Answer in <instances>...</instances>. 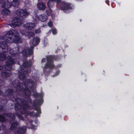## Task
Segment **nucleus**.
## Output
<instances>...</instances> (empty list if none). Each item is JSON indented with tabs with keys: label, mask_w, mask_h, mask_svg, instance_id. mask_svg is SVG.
Segmentation results:
<instances>
[{
	"label": "nucleus",
	"mask_w": 134,
	"mask_h": 134,
	"mask_svg": "<svg viewBox=\"0 0 134 134\" xmlns=\"http://www.w3.org/2000/svg\"><path fill=\"white\" fill-rule=\"evenodd\" d=\"M54 57L52 56H49L47 57V63L46 65L44 67L46 68H49L50 69H53L54 67L53 65L52 61Z\"/></svg>",
	"instance_id": "39448f33"
},
{
	"label": "nucleus",
	"mask_w": 134,
	"mask_h": 134,
	"mask_svg": "<svg viewBox=\"0 0 134 134\" xmlns=\"http://www.w3.org/2000/svg\"><path fill=\"white\" fill-rule=\"evenodd\" d=\"M31 65V63H30V64H29L27 62H25L23 64V66L25 67L28 66H30Z\"/></svg>",
	"instance_id": "dca6fc26"
},
{
	"label": "nucleus",
	"mask_w": 134,
	"mask_h": 134,
	"mask_svg": "<svg viewBox=\"0 0 134 134\" xmlns=\"http://www.w3.org/2000/svg\"><path fill=\"white\" fill-rule=\"evenodd\" d=\"M59 73H60V71H57L56 72L55 74L53 75V77H55V76L58 75L59 74Z\"/></svg>",
	"instance_id": "5701e85b"
},
{
	"label": "nucleus",
	"mask_w": 134,
	"mask_h": 134,
	"mask_svg": "<svg viewBox=\"0 0 134 134\" xmlns=\"http://www.w3.org/2000/svg\"><path fill=\"white\" fill-rule=\"evenodd\" d=\"M52 33L54 35L56 34L57 33L56 30L55 29H53L52 30Z\"/></svg>",
	"instance_id": "4be33fe9"
},
{
	"label": "nucleus",
	"mask_w": 134,
	"mask_h": 134,
	"mask_svg": "<svg viewBox=\"0 0 134 134\" xmlns=\"http://www.w3.org/2000/svg\"><path fill=\"white\" fill-rule=\"evenodd\" d=\"M45 59H43L42 60V62H44L45 61Z\"/></svg>",
	"instance_id": "cd10ccee"
},
{
	"label": "nucleus",
	"mask_w": 134,
	"mask_h": 134,
	"mask_svg": "<svg viewBox=\"0 0 134 134\" xmlns=\"http://www.w3.org/2000/svg\"><path fill=\"white\" fill-rule=\"evenodd\" d=\"M22 23V20L19 18H15L10 24V26L15 27L20 25Z\"/></svg>",
	"instance_id": "20e7f679"
},
{
	"label": "nucleus",
	"mask_w": 134,
	"mask_h": 134,
	"mask_svg": "<svg viewBox=\"0 0 134 134\" xmlns=\"http://www.w3.org/2000/svg\"><path fill=\"white\" fill-rule=\"evenodd\" d=\"M5 117L4 116L0 115V121H4L5 120Z\"/></svg>",
	"instance_id": "6ab92c4d"
},
{
	"label": "nucleus",
	"mask_w": 134,
	"mask_h": 134,
	"mask_svg": "<svg viewBox=\"0 0 134 134\" xmlns=\"http://www.w3.org/2000/svg\"><path fill=\"white\" fill-rule=\"evenodd\" d=\"M36 110L37 111V112L39 114L41 112H40V110L39 108L36 109Z\"/></svg>",
	"instance_id": "a878e982"
},
{
	"label": "nucleus",
	"mask_w": 134,
	"mask_h": 134,
	"mask_svg": "<svg viewBox=\"0 0 134 134\" xmlns=\"http://www.w3.org/2000/svg\"><path fill=\"white\" fill-rule=\"evenodd\" d=\"M20 79L22 80L25 78V75L23 74H22L19 76Z\"/></svg>",
	"instance_id": "a211bd4d"
},
{
	"label": "nucleus",
	"mask_w": 134,
	"mask_h": 134,
	"mask_svg": "<svg viewBox=\"0 0 134 134\" xmlns=\"http://www.w3.org/2000/svg\"><path fill=\"white\" fill-rule=\"evenodd\" d=\"M25 35H27V34H25Z\"/></svg>",
	"instance_id": "2f4dec72"
},
{
	"label": "nucleus",
	"mask_w": 134,
	"mask_h": 134,
	"mask_svg": "<svg viewBox=\"0 0 134 134\" xmlns=\"http://www.w3.org/2000/svg\"><path fill=\"white\" fill-rule=\"evenodd\" d=\"M1 91L0 90V94H1Z\"/></svg>",
	"instance_id": "c85d7f7f"
},
{
	"label": "nucleus",
	"mask_w": 134,
	"mask_h": 134,
	"mask_svg": "<svg viewBox=\"0 0 134 134\" xmlns=\"http://www.w3.org/2000/svg\"><path fill=\"white\" fill-rule=\"evenodd\" d=\"M35 17L36 20H38L43 22L46 21L47 19V16L44 14L41 15L39 16L36 15Z\"/></svg>",
	"instance_id": "0eeeda50"
},
{
	"label": "nucleus",
	"mask_w": 134,
	"mask_h": 134,
	"mask_svg": "<svg viewBox=\"0 0 134 134\" xmlns=\"http://www.w3.org/2000/svg\"><path fill=\"white\" fill-rule=\"evenodd\" d=\"M52 25V22H49L48 23V25L49 27H50Z\"/></svg>",
	"instance_id": "393cba45"
},
{
	"label": "nucleus",
	"mask_w": 134,
	"mask_h": 134,
	"mask_svg": "<svg viewBox=\"0 0 134 134\" xmlns=\"http://www.w3.org/2000/svg\"><path fill=\"white\" fill-rule=\"evenodd\" d=\"M26 34H27V33H26ZM27 34L29 36H33L34 35V33L32 32H29Z\"/></svg>",
	"instance_id": "412c9836"
},
{
	"label": "nucleus",
	"mask_w": 134,
	"mask_h": 134,
	"mask_svg": "<svg viewBox=\"0 0 134 134\" xmlns=\"http://www.w3.org/2000/svg\"><path fill=\"white\" fill-rule=\"evenodd\" d=\"M37 7L40 10H43L45 8L44 5L42 3H40L37 4Z\"/></svg>",
	"instance_id": "f8f14e48"
},
{
	"label": "nucleus",
	"mask_w": 134,
	"mask_h": 134,
	"mask_svg": "<svg viewBox=\"0 0 134 134\" xmlns=\"http://www.w3.org/2000/svg\"><path fill=\"white\" fill-rule=\"evenodd\" d=\"M17 125V123L16 122H15L14 123H13L10 127V129L11 130L13 129Z\"/></svg>",
	"instance_id": "f3484780"
},
{
	"label": "nucleus",
	"mask_w": 134,
	"mask_h": 134,
	"mask_svg": "<svg viewBox=\"0 0 134 134\" xmlns=\"http://www.w3.org/2000/svg\"><path fill=\"white\" fill-rule=\"evenodd\" d=\"M1 76L3 78H5L10 76L11 74L10 72L4 71L1 74Z\"/></svg>",
	"instance_id": "4468645a"
},
{
	"label": "nucleus",
	"mask_w": 134,
	"mask_h": 134,
	"mask_svg": "<svg viewBox=\"0 0 134 134\" xmlns=\"http://www.w3.org/2000/svg\"><path fill=\"white\" fill-rule=\"evenodd\" d=\"M46 13H47V14L48 15H51L52 14V11L51 9H49L48 10H47V11Z\"/></svg>",
	"instance_id": "aec40b11"
},
{
	"label": "nucleus",
	"mask_w": 134,
	"mask_h": 134,
	"mask_svg": "<svg viewBox=\"0 0 134 134\" xmlns=\"http://www.w3.org/2000/svg\"><path fill=\"white\" fill-rule=\"evenodd\" d=\"M40 39L38 38L35 37L33 39L32 42L34 46H35L38 44L40 42Z\"/></svg>",
	"instance_id": "ddd939ff"
},
{
	"label": "nucleus",
	"mask_w": 134,
	"mask_h": 134,
	"mask_svg": "<svg viewBox=\"0 0 134 134\" xmlns=\"http://www.w3.org/2000/svg\"><path fill=\"white\" fill-rule=\"evenodd\" d=\"M26 127L25 126L20 127L18 131V132L21 133H24L26 131Z\"/></svg>",
	"instance_id": "2eb2a0df"
},
{
	"label": "nucleus",
	"mask_w": 134,
	"mask_h": 134,
	"mask_svg": "<svg viewBox=\"0 0 134 134\" xmlns=\"http://www.w3.org/2000/svg\"><path fill=\"white\" fill-rule=\"evenodd\" d=\"M1 3L2 4V8L6 9L2 11V14L5 15H7L9 14L10 13V12L7 9L10 7L11 4L8 2V0H1Z\"/></svg>",
	"instance_id": "f03ea898"
},
{
	"label": "nucleus",
	"mask_w": 134,
	"mask_h": 134,
	"mask_svg": "<svg viewBox=\"0 0 134 134\" xmlns=\"http://www.w3.org/2000/svg\"><path fill=\"white\" fill-rule=\"evenodd\" d=\"M35 24L34 23H30L24 25V27L26 29L30 30L32 29L35 27Z\"/></svg>",
	"instance_id": "6e6552de"
},
{
	"label": "nucleus",
	"mask_w": 134,
	"mask_h": 134,
	"mask_svg": "<svg viewBox=\"0 0 134 134\" xmlns=\"http://www.w3.org/2000/svg\"><path fill=\"white\" fill-rule=\"evenodd\" d=\"M3 39L8 43L15 42L19 43L21 42V40L19 36L17 31L14 30L9 31L4 36H0V40Z\"/></svg>",
	"instance_id": "f257e3e1"
},
{
	"label": "nucleus",
	"mask_w": 134,
	"mask_h": 134,
	"mask_svg": "<svg viewBox=\"0 0 134 134\" xmlns=\"http://www.w3.org/2000/svg\"><path fill=\"white\" fill-rule=\"evenodd\" d=\"M28 83L29 84H30V83Z\"/></svg>",
	"instance_id": "7c9ffc66"
},
{
	"label": "nucleus",
	"mask_w": 134,
	"mask_h": 134,
	"mask_svg": "<svg viewBox=\"0 0 134 134\" xmlns=\"http://www.w3.org/2000/svg\"><path fill=\"white\" fill-rule=\"evenodd\" d=\"M41 31L39 29L36 30L35 31V32L36 34H38Z\"/></svg>",
	"instance_id": "b1692460"
},
{
	"label": "nucleus",
	"mask_w": 134,
	"mask_h": 134,
	"mask_svg": "<svg viewBox=\"0 0 134 134\" xmlns=\"http://www.w3.org/2000/svg\"><path fill=\"white\" fill-rule=\"evenodd\" d=\"M62 5L64 9H71L70 4L65 2H62Z\"/></svg>",
	"instance_id": "9d476101"
},
{
	"label": "nucleus",
	"mask_w": 134,
	"mask_h": 134,
	"mask_svg": "<svg viewBox=\"0 0 134 134\" xmlns=\"http://www.w3.org/2000/svg\"><path fill=\"white\" fill-rule=\"evenodd\" d=\"M61 1V0H50L48 2L47 5L49 8H50L53 5V1L56 3H58L60 2Z\"/></svg>",
	"instance_id": "9b49d317"
},
{
	"label": "nucleus",
	"mask_w": 134,
	"mask_h": 134,
	"mask_svg": "<svg viewBox=\"0 0 134 134\" xmlns=\"http://www.w3.org/2000/svg\"><path fill=\"white\" fill-rule=\"evenodd\" d=\"M34 47L32 46L31 47L30 49H25L23 51V54L24 55L26 56L28 55L31 54L32 53V50L33 48Z\"/></svg>",
	"instance_id": "1a4fd4ad"
},
{
	"label": "nucleus",
	"mask_w": 134,
	"mask_h": 134,
	"mask_svg": "<svg viewBox=\"0 0 134 134\" xmlns=\"http://www.w3.org/2000/svg\"><path fill=\"white\" fill-rule=\"evenodd\" d=\"M3 109V107L1 105H0V111L2 110Z\"/></svg>",
	"instance_id": "bb28decb"
},
{
	"label": "nucleus",
	"mask_w": 134,
	"mask_h": 134,
	"mask_svg": "<svg viewBox=\"0 0 134 134\" xmlns=\"http://www.w3.org/2000/svg\"><path fill=\"white\" fill-rule=\"evenodd\" d=\"M25 86H26V83L25 84Z\"/></svg>",
	"instance_id": "c756f323"
},
{
	"label": "nucleus",
	"mask_w": 134,
	"mask_h": 134,
	"mask_svg": "<svg viewBox=\"0 0 134 134\" xmlns=\"http://www.w3.org/2000/svg\"><path fill=\"white\" fill-rule=\"evenodd\" d=\"M18 49V48H14L13 49H11L13 51L11 53H12V55L11 57H12L11 58H12V60H13L15 61V63L16 60L17 59L19 58V56L17 54L16 52H16L15 50H16V49ZM12 60V59H11Z\"/></svg>",
	"instance_id": "423d86ee"
},
{
	"label": "nucleus",
	"mask_w": 134,
	"mask_h": 134,
	"mask_svg": "<svg viewBox=\"0 0 134 134\" xmlns=\"http://www.w3.org/2000/svg\"><path fill=\"white\" fill-rule=\"evenodd\" d=\"M16 13L18 15L24 18H25L30 14L29 13L27 12L26 9L18 10L16 11Z\"/></svg>",
	"instance_id": "7ed1b4c3"
}]
</instances>
